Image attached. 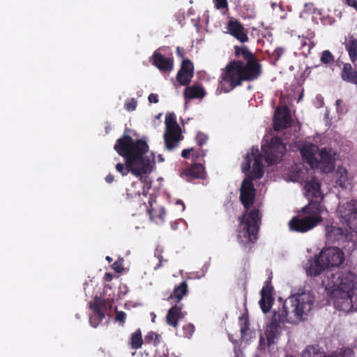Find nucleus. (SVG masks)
<instances>
[{
    "label": "nucleus",
    "instance_id": "nucleus-1",
    "mask_svg": "<svg viewBox=\"0 0 357 357\" xmlns=\"http://www.w3.org/2000/svg\"><path fill=\"white\" fill-rule=\"evenodd\" d=\"M235 56L243 60L229 61L223 70L217 91L228 93L243 82L257 79L262 73V67L257 56L245 45L234 47Z\"/></svg>",
    "mask_w": 357,
    "mask_h": 357
},
{
    "label": "nucleus",
    "instance_id": "nucleus-2",
    "mask_svg": "<svg viewBox=\"0 0 357 357\" xmlns=\"http://www.w3.org/2000/svg\"><path fill=\"white\" fill-rule=\"evenodd\" d=\"M126 131L116 140L114 147L117 153L125 158V165L117 163L116 169L123 176L130 172L139 178L142 183L146 182V176L144 175L151 173L153 169L152 162L144 156L149 146L142 139L134 140Z\"/></svg>",
    "mask_w": 357,
    "mask_h": 357
},
{
    "label": "nucleus",
    "instance_id": "nucleus-3",
    "mask_svg": "<svg viewBox=\"0 0 357 357\" xmlns=\"http://www.w3.org/2000/svg\"><path fill=\"white\" fill-rule=\"evenodd\" d=\"M355 279L356 275L349 271H326L322 285L328 296L334 299L333 304L337 310L349 312L357 309V295L354 293Z\"/></svg>",
    "mask_w": 357,
    "mask_h": 357
},
{
    "label": "nucleus",
    "instance_id": "nucleus-4",
    "mask_svg": "<svg viewBox=\"0 0 357 357\" xmlns=\"http://www.w3.org/2000/svg\"><path fill=\"white\" fill-rule=\"evenodd\" d=\"M256 197V190L251 178H245L242 182L240 191V201L244 211L238 216L239 225L243 226V233L248 243H255L258 238V232L261 217L257 208L248 211L253 206Z\"/></svg>",
    "mask_w": 357,
    "mask_h": 357
},
{
    "label": "nucleus",
    "instance_id": "nucleus-5",
    "mask_svg": "<svg viewBox=\"0 0 357 357\" xmlns=\"http://www.w3.org/2000/svg\"><path fill=\"white\" fill-rule=\"evenodd\" d=\"M314 301L313 296L310 293L303 292L285 300L282 307L276 310V312L284 321L291 324L296 320L301 319L303 315L311 311Z\"/></svg>",
    "mask_w": 357,
    "mask_h": 357
},
{
    "label": "nucleus",
    "instance_id": "nucleus-6",
    "mask_svg": "<svg viewBox=\"0 0 357 357\" xmlns=\"http://www.w3.org/2000/svg\"><path fill=\"white\" fill-rule=\"evenodd\" d=\"M325 210L319 202L311 200L301 209L303 216H294L289 222L290 230L305 233L312 229L323 221L321 214Z\"/></svg>",
    "mask_w": 357,
    "mask_h": 357
},
{
    "label": "nucleus",
    "instance_id": "nucleus-7",
    "mask_svg": "<svg viewBox=\"0 0 357 357\" xmlns=\"http://www.w3.org/2000/svg\"><path fill=\"white\" fill-rule=\"evenodd\" d=\"M165 132L164 140L165 147L167 150L172 151L178 146L180 141L182 140L181 129L176 121L174 114L169 113L165 117Z\"/></svg>",
    "mask_w": 357,
    "mask_h": 357
},
{
    "label": "nucleus",
    "instance_id": "nucleus-8",
    "mask_svg": "<svg viewBox=\"0 0 357 357\" xmlns=\"http://www.w3.org/2000/svg\"><path fill=\"white\" fill-rule=\"evenodd\" d=\"M261 150L268 165H273L282 160L286 152V145L279 137H274L266 144H262Z\"/></svg>",
    "mask_w": 357,
    "mask_h": 357
},
{
    "label": "nucleus",
    "instance_id": "nucleus-9",
    "mask_svg": "<svg viewBox=\"0 0 357 357\" xmlns=\"http://www.w3.org/2000/svg\"><path fill=\"white\" fill-rule=\"evenodd\" d=\"M252 160H254V164L250 177L252 181L255 179L261 178L264 175L263 155L259 152L257 147H252L251 153H248L245 156L241 165L243 172L246 173L250 171Z\"/></svg>",
    "mask_w": 357,
    "mask_h": 357
},
{
    "label": "nucleus",
    "instance_id": "nucleus-10",
    "mask_svg": "<svg viewBox=\"0 0 357 357\" xmlns=\"http://www.w3.org/2000/svg\"><path fill=\"white\" fill-rule=\"evenodd\" d=\"M338 213L341 221L357 233V203L350 202L340 206Z\"/></svg>",
    "mask_w": 357,
    "mask_h": 357
},
{
    "label": "nucleus",
    "instance_id": "nucleus-11",
    "mask_svg": "<svg viewBox=\"0 0 357 357\" xmlns=\"http://www.w3.org/2000/svg\"><path fill=\"white\" fill-rule=\"evenodd\" d=\"M319 259L326 266L330 267L339 266L344 259V252L337 247L326 248L319 253Z\"/></svg>",
    "mask_w": 357,
    "mask_h": 357
},
{
    "label": "nucleus",
    "instance_id": "nucleus-12",
    "mask_svg": "<svg viewBox=\"0 0 357 357\" xmlns=\"http://www.w3.org/2000/svg\"><path fill=\"white\" fill-rule=\"evenodd\" d=\"M89 306L93 311L89 317V322L91 326L96 328L105 317L106 301L100 296H96L93 301L89 302Z\"/></svg>",
    "mask_w": 357,
    "mask_h": 357
},
{
    "label": "nucleus",
    "instance_id": "nucleus-13",
    "mask_svg": "<svg viewBox=\"0 0 357 357\" xmlns=\"http://www.w3.org/2000/svg\"><path fill=\"white\" fill-rule=\"evenodd\" d=\"M285 321L280 317L276 310L273 311V315L271 319L270 323L267 324L265 335L266 336L268 344L271 345L275 342V340L279 337L281 331V324Z\"/></svg>",
    "mask_w": 357,
    "mask_h": 357
},
{
    "label": "nucleus",
    "instance_id": "nucleus-14",
    "mask_svg": "<svg viewBox=\"0 0 357 357\" xmlns=\"http://www.w3.org/2000/svg\"><path fill=\"white\" fill-rule=\"evenodd\" d=\"M326 238L330 243H338L339 245L349 242L351 234L347 229L334 225H326L325 227Z\"/></svg>",
    "mask_w": 357,
    "mask_h": 357
},
{
    "label": "nucleus",
    "instance_id": "nucleus-15",
    "mask_svg": "<svg viewBox=\"0 0 357 357\" xmlns=\"http://www.w3.org/2000/svg\"><path fill=\"white\" fill-rule=\"evenodd\" d=\"M194 76V65L189 59L181 61V68L176 75V80L181 86H188Z\"/></svg>",
    "mask_w": 357,
    "mask_h": 357
},
{
    "label": "nucleus",
    "instance_id": "nucleus-16",
    "mask_svg": "<svg viewBox=\"0 0 357 357\" xmlns=\"http://www.w3.org/2000/svg\"><path fill=\"white\" fill-rule=\"evenodd\" d=\"M273 287L271 284L270 280L265 282L263 286L260 294L261 298L259 304L264 314H266L270 311L274 302V298L273 296Z\"/></svg>",
    "mask_w": 357,
    "mask_h": 357
},
{
    "label": "nucleus",
    "instance_id": "nucleus-17",
    "mask_svg": "<svg viewBox=\"0 0 357 357\" xmlns=\"http://www.w3.org/2000/svg\"><path fill=\"white\" fill-rule=\"evenodd\" d=\"M151 62L162 73H170L174 69V58L165 57L158 50L153 52L151 57Z\"/></svg>",
    "mask_w": 357,
    "mask_h": 357
},
{
    "label": "nucleus",
    "instance_id": "nucleus-18",
    "mask_svg": "<svg viewBox=\"0 0 357 357\" xmlns=\"http://www.w3.org/2000/svg\"><path fill=\"white\" fill-rule=\"evenodd\" d=\"M179 175L188 182L195 178L204 179L206 176L205 167L200 163H194L190 167L183 169Z\"/></svg>",
    "mask_w": 357,
    "mask_h": 357
},
{
    "label": "nucleus",
    "instance_id": "nucleus-19",
    "mask_svg": "<svg viewBox=\"0 0 357 357\" xmlns=\"http://www.w3.org/2000/svg\"><path fill=\"white\" fill-rule=\"evenodd\" d=\"M300 153L305 162L310 167L317 166L319 160L315 157V154L319 151L317 145L312 143H305L300 148Z\"/></svg>",
    "mask_w": 357,
    "mask_h": 357
},
{
    "label": "nucleus",
    "instance_id": "nucleus-20",
    "mask_svg": "<svg viewBox=\"0 0 357 357\" xmlns=\"http://www.w3.org/2000/svg\"><path fill=\"white\" fill-rule=\"evenodd\" d=\"M290 116L287 108L277 109L273 119V128L275 131H280L291 126Z\"/></svg>",
    "mask_w": 357,
    "mask_h": 357
},
{
    "label": "nucleus",
    "instance_id": "nucleus-21",
    "mask_svg": "<svg viewBox=\"0 0 357 357\" xmlns=\"http://www.w3.org/2000/svg\"><path fill=\"white\" fill-rule=\"evenodd\" d=\"M229 33L241 43L248 41V36L243 25L238 20H229L227 23Z\"/></svg>",
    "mask_w": 357,
    "mask_h": 357
},
{
    "label": "nucleus",
    "instance_id": "nucleus-22",
    "mask_svg": "<svg viewBox=\"0 0 357 357\" xmlns=\"http://www.w3.org/2000/svg\"><path fill=\"white\" fill-rule=\"evenodd\" d=\"M184 317L185 314L181 310V306L175 305L168 310L166 321L168 325L176 328L178 326V320Z\"/></svg>",
    "mask_w": 357,
    "mask_h": 357
},
{
    "label": "nucleus",
    "instance_id": "nucleus-23",
    "mask_svg": "<svg viewBox=\"0 0 357 357\" xmlns=\"http://www.w3.org/2000/svg\"><path fill=\"white\" fill-rule=\"evenodd\" d=\"M326 269L328 268L326 266L322 263V261L319 259V255L313 259L308 260V266L306 268V273L307 275L315 277L321 274Z\"/></svg>",
    "mask_w": 357,
    "mask_h": 357
},
{
    "label": "nucleus",
    "instance_id": "nucleus-24",
    "mask_svg": "<svg viewBox=\"0 0 357 357\" xmlns=\"http://www.w3.org/2000/svg\"><path fill=\"white\" fill-rule=\"evenodd\" d=\"M346 50L348 52V54L351 63L354 67L357 68V38L354 35L349 36L348 38L344 43Z\"/></svg>",
    "mask_w": 357,
    "mask_h": 357
},
{
    "label": "nucleus",
    "instance_id": "nucleus-25",
    "mask_svg": "<svg viewBox=\"0 0 357 357\" xmlns=\"http://www.w3.org/2000/svg\"><path fill=\"white\" fill-rule=\"evenodd\" d=\"M183 91V96L185 99L203 98L206 93L200 84H193L192 86H185Z\"/></svg>",
    "mask_w": 357,
    "mask_h": 357
},
{
    "label": "nucleus",
    "instance_id": "nucleus-26",
    "mask_svg": "<svg viewBox=\"0 0 357 357\" xmlns=\"http://www.w3.org/2000/svg\"><path fill=\"white\" fill-rule=\"evenodd\" d=\"M332 149L328 148H323L319 151L320 160L319 163L322 164L325 166V168L328 169V171H332L334 167V159L332 157Z\"/></svg>",
    "mask_w": 357,
    "mask_h": 357
},
{
    "label": "nucleus",
    "instance_id": "nucleus-27",
    "mask_svg": "<svg viewBox=\"0 0 357 357\" xmlns=\"http://www.w3.org/2000/svg\"><path fill=\"white\" fill-rule=\"evenodd\" d=\"M188 293V286L186 281H183L178 286H176L168 300L179 303L184 296Z\"/></svg>",
    "mask_w": 357,
    "mask_h": 357
},
{
    "label": "nucleus",
    "instance_id": "nucleus-28",
    "mask_svg": "<svg viewBox=\"0 0 357 357\" xmlns=\"http://www.w3.org/2000/svg\"><path fill=\"white\" fill-rule=\"evenodd\" d=\"M342 79L347 82L357 84V70L349 63H344L341 73Z\"/></svg>",
    "mask_w": 357,
    "mask_h": 357
},
{
    "label": "nucleus",
    "instance_id": "nucleus-29",
    "mask_svg": "<svg viewBox=\"0 0 357 357\" xmlns=\"http://www.w3.org/2000/svg\"><path fill=\"white\" fill-rule=\"evenodd\" d=\"M305 188L307 193L313 198H318L320 196L321 184L315 178H312L310 181H307Z\"/></svg>",
    "mask_w": 357,
    "mask_h": 357
},
{
    "label": "nucleus",
    "instance_id": "nucleus-30",
    "mask_svg": "<svg viewBox=\"0 0 357 357\" xmlns=\"http://www.w3.org/2000/svg\"><path fill=\"white\" fill-rule=\"evenodd\" d=\"M302 357H327L321 351L318 346H307L302 354Z\"/></svg>",
    "mask_w": 357,
    "mask_h": 357
},
{
    "label": "nucleus",
    "instance_id": "nucleus-31",
    "mask_svg": "<svg viewBox=\"0 0 357 357\" xmlns=\"http://www.w3.org/2000/svg\"><path fill=\"white\" fill-rule=\"evenodd\" d=\"M314 47V43L311 39L306 37L300 38V50L305 56L310 54L311 50Z\"/></svg>",
    "mask_w": 357,
    "mask_h": 357
},
{
    "label": "nucleus",
    "instance_id": "nucleus-32",
    "mask_svg": "<svg viewBox=\"0 0 357 357\" xmlns=\"http://www.w3.org/2000/svg\"><path fill=\"white\" fill-rule=\"evenodd\" d=\"M140 185L139 183L137 182H133L131 183L130 186L128 188H126V199L127 200L132 199L137 197L140 196L141 191L140 188L141 186L137 188V185Z\"/></svg>",
    "mask_w": 357,
    "mask_h": 357
},
{
    "label": "nucleus",
    "instance_id": "nucleus-33",
    "mask_svg": "<svg viewBox=\"0 0 357 357\" xmlns=\"http://www.w3.org/2000/svg\"><path fill=\"white\" fill-rule=\"evenodd\" d=\"M143 344L142 335L141 330L139 328L135 331L130 337V345L132 349H139Z\"/></svg>",
    "mask_w": 357,
    "mask_h": 357
},
{
    "label": "nucleus",
    "instance_id": "nucleus-34",
    "mask_svg": "<svg viewBox=\"0 0 357 357\" xmlns=\"http://www.w3.org/2000/svg\"><path fill=\"white\" fill-rule=\"evenodd\" d=\"M161 336L153 331L149 332L144 337L145 342L146 344H153L154 346L159 344L160 342Z\"/></svg>",
    "mask_w": 357,
    "mask_h": 357
},
{
    "label": "nucleus",
    "instance_id": "nucleus-35",
    "mask_svg": "<svg viewBox=\"0 0 357 357\" xmlns=\"http://www.w3.org/2000/svg\"><path fill=\"white\" fill-rule=\"evenodd\" d=\"M354 351L349 348H342L340 351H334L327 357H353Z\"/></svg>",
    "mask_w": 357,
    "mask_h": 357
},
{
    "label": "nucleus",
    "instance_id": "nucleus-36",
    "mask_svg": "<svg viewBox=\"0 0 357 357\" xmlns=\"http://www.w3.org/2000/svg\"><path fill=\"white\" fill-rule=\"evenodd\" d=\"M195 332V326L192 324H187L183 326L182 336L186 338H190Z\"/></svg>",
    "mask_w": 357,
    "mask_h": 357
},
{
    "label": "nucleus",
    "instance_id": "nucleus-37",
    "mask_svg": "<svg viewBox=\"0 0 357 357\" xmlns=\"http://www.w3.org/2000/svg\"><path fill=\"white\" fill-rule=\"evenodd\" d=\"M334 61V56L329 50H324L321 56V61L324 64H329Z\"/></svg>",
    "mask_w": 357,
    "mask_h": 357
},
{
    "label": "nucleus",
    "instance_id": "nucleus-38",
    "mask_svg": "<svg viewBox=\"0 0 357 357\" xmlns=\"http://www.w3.org/2000/svg\"><path fill=\"white\" fill-rule=\"evenodd\" d=\"M208 140V136L202 132H198L195 137V141L197 145L202 147L206 143Z\"/></svg>",
    "mask_w": 357,
    "mask_h": 357
},
{
    "label": "nucleus",
    "instance_id": "nucleus-39",
    "mask_svg": "<svg viewBox=\"0 0 357 357\" xmlns=\"http://www.w3.org/2000/svg\"><path fill=\"white\" fill-rule=\"evenodd\" d=\"M137 102L135 98L128 99L125 102V109L129 112L135 110Z\"/></svg>",
    "mask_w": 357,
    "mask_h": 357
},
{
    "label": "nucleus",
    "instance_id": "nucleus-40",
    "mask_svg": "<svg viewBox=\"0 0 357 357\" xmlns=\"http://www.w3.org/2000/svg\"><path fill=\"white\" fill-rule=\"evenodd\" d=\"M215 7L218 9H225L228 8L227 0H213Z\"/></svg>",
    "mask_w": 357,
    "mask_h": 357
},
{
    "label": "nucleus",
    "instance_id": "nucleus-41",
    "mask_svg": "<svg viewBox=\"0 0 357 357\" xmlns=\"http://www.w3.org/2000/svg\"><path fill=\"white\" fill-rule=\"evenodd\" d=\"M283 49L282 47H277L273 52V57L275 61H278L283 54Z\"/></svg>",
    "mask_w": 357,
    "mask_h": 357
},
{
    "label": "nucleus",
    "instance_id": "nucleus-42",
    "mask_svg": "<svg viewBox=\"0 0 357 357\" xmlns=\"http://www.w3.org/2000/svg\"><path fill=\"white\" fill-rule=\"evenodd\" d=\"M205 155V152L202 149H199L198 151H196L194 149V152H191V155L195 159H197L200 157H204Z\"/></svg>",
    "mask_w": 357,
    "mask_h": 357
},
{
    "label": "nucleus",
    "instance_id": "nucleus-43",
    "mask_svg": "<svg viewBox=\"0 0 357 357\" xmlns=\"http://www.w3.org/2000/svg\"><path fill=\"white\" fill-rule=\"evenodd\" d=\"M126 318V314L124 312H123V311L116 312V318H115L116 321H119L123 324V323H124Z\"/></svg>",
    "mask_w": 357,
    "mask_h": 357
},
{
    "label": "nucleus",
    "instance_id": "nucleus-44",
    "mask_svg": "<svg viewBox=\"0 0 357 357\" xmlns=\"http://www.w3.org/2000/svg\"><path fill=\"white\" fill-rule=\"evenodd\" d=\"M191 152H194V148L183 149L181 152V156L183 158L188 159L191 155Z\"/></svg>",
    "mask_w": 357,
    "mask_h": 357
},
{
    "label": "nucleus",
    "instance_id": "nucleus-45",
    "mask_svg": "<svg viewBox=\"0 0 357 357\" xmlns=\"http://www.w3.org/2000/svg\"><path fill=\"white\" fill-rule=\"evenodd\" d=\"M112 268L117 273H121L123 271L122 262L116 261L113 263Z\"/></svg>",
    "mask_w": 357,
    "mask_h": 357
},
{
    "label": "nucleus",
    "instance_id": "nucleus-46",
    "mask_svg": "<svg viewBox=\"0 0 357 357\" xmlns=\"http://www.w3.org/2000/svg\"><path fill=\"white\" fill-rule=\"evenodd\" d=\"M176 54L178 57L181 58L183 60L185 56V52L183 47H176Z\"/></svg>",
    "mask_w": 357,
    "mask_h": 357
},
{
    "label": "nucleus",
    "instance_id": "nucleus-47",
    "mask_svg": "<svg viewBox=\"0 0 357 357\" xmlns=\"http://www.w3.org/2000/svg\"><path fill=\"white\" fill-rule=\"evenodd\" d=\"M149 102L150 103H158V96L156 93H151L148 97Z\"/></svg>",
    "mask_w": 357,
    "mask_h": 357
},
{
    "label": "nucleus",
    "instance_id": "nucleus-48",
    "mask_svg": "<svg viewBox=\"0 0 357 357\" xmlns=\"http://www.w3.org/2000/svg\"><path fill=\"white\" fill-rule=\"evenodd\" d=\"M345 3L348 6L355 8L357 11V0H345Z\"/></svg>",
    "mask_w": 357,
    "mask_h": 357
},
{
    "label": "nucleus",
    "instance_id": "nucleus-49",
    "mask_svg": "<svg viewBox=\"0 0 357 357\" xmlns=\"http://www.w3.org/2000/svg\"><path fill=\"white\" fill-rule=\"evenodd\" d=\"M114 177L112 174H109L106 177H105V181L107 183H111L114 181Z\"/></svg>",
    "mask_w": 357,
    "mask_h": 357
},
{
    "label": "nucleus",
    "instance_id": "nucleus-50",
    "mask_svg": "<svg viewBox=\"0 0 357 357\" xmlns=\"http://www.w3.org/2000/svg\"><path fill=\"white\" fill-rule=\"evenodd\" d=\"M165 215V211L163 208H162L160 211V213L158 215V218L163 221Z\"/></svg>",
    "mask_w": 357,
    "mask_h": 357
},
{
    "label": "nucleus",
    "instance_id": "nucleus-51",
    "mask_svg": "<svg viewBox=\"0 0 357 357\" xmlns=\"http://www.w3.org/2000/svg\"><path fill=\"white\" fill-rule=\"evenodd\" d=\"M313 6H314V4L312 3H305V10L310 11V10L313 7Z\"/></svg>",
    "mask_w": 357,
    "mask_h": 357
},
{
    "label": "nucleus",
    "instance_id": "nucleus-52",
    "mask_svg": "<svg viewBox=\"0 0 357 357\" xmlns=\"http://www.w3.org/2000/svg\"><path fill=\"white\" fill-rule=\"evenodd\" d=\"M148 211V214L149 215V218L151 220H155V218L153 216V209L152 208H149L147 210Z\"/></svg>",
    "mask_w": 357,
    "mask_h": 357
},
{
    "label": "nucleus",
    "instance_id": "nucleus-53",
    "mask_svg": "<svg viewBox=\"0 0 357 357\" xmlns=\"http://www.w3.org/2000/svg\"><path fill=\"white\" fill-rule=\"evenodd\" d=\"M105 278L107 281H111L112 280V275L111 273H107L105 275Z\"/></svg>",
    "mask_w": 357,
    "mask_h": 357
},
{
    "label": "nucleus",
    "instance_id": "nucleus-54",
    "mask_svg": "<svg viewBox=\"0 0 357 357\" xmlns=\"http://www.w3.org/2000/svg\"><path fill=\"white\" fill-rule=\"evenodd\" d=\"M162 257L160 256V258H159V262L157 264V266L155 267V270L159 268L160 266H162Z\"/></svg>",
    "mask_w": 357,
    "mask_h": 357
},
{
    "label": "nucleus",
    "instance_id": "nucleus-55",
    "mask_svg": "<svg viewBox=\"0 0 357 357\" xmlns=\"http://www.w3.org/2000/svg\"><path fill=\"white\" fill-rule=\"evenodd\" d=\"M176 204H181V205H182V206H183V209H184V208H185V205H184V203L183 202V201H181V200H178V201L176 202Z\"/></svg>",
    "mask_w": 357,
    "mask_h": 357
},
{
    "label": "nucleus",
    "instance_id": "nucleus-56",
    "mask_svg": "<svg viewBox=\"0 0 357 357\" xmlns=\"http://www.w3.org/2000/svg\"><path fill=\"white\" fill-rule=\"evenodd\" d=\"M248 330V326H245V327L242 328L241 329V331L242 333H245V332Z\"/></svg>",
    "mask_w": 357,
    "mask_h": 357
},
{
    "label": "nucleus",
    "instance_id": "nucleus-57",
    "mask_svg": "<svg viewBox=\"0 0 357 357\" xmlns=\"http://www.w3.org/2000/svg\"><path fill=\"white\" fill-rule=\"evenodd\" d=\"M106 260L108 261V262H112V257H109V256H107L106 257Z\"/></svg>",
    "mask_w": 357,
    "mask_h": 357
},
{
    "label": "nucleus",
    "instance_id": "nucleus-58",
    "mask_svg": "<svg viewBox=\"0 0 357 357\" xmlns=\"http://www.w3.org/2000/svg\"><path fill=\"white\" fill-rule=\"evenodd\" d=\"M340 100H336V104H337V105H339V104H340Z\"/></svg>",
    "mask_w": 357,
    "mask_h": 357
},
{
    "label": "nucleus",
    "instance_id": "nucleus-59",
    "mask_svg": "<svg viewBox=\"0 0 357 357\" xmlns=\"http://www.w3.org/2000/svg\"><path fill=\"white\" fill-rule=\"evenodd\" d=\"M235 354H236V357H238V354H237L236 351L235 352Z\"/></svg>",
    "mask_w": 357,
    "mask_h": 357
}]
</instances>
